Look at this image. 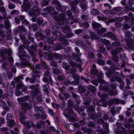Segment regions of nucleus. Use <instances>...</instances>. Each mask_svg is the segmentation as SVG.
Wrapping results in <instances>:
<instances>
[{
  "label": "nucleus",
  "mask_w": 134,
  "mask_h": 134,
  "mask_svg": "<svg viewBox=\"0 0 134 134\" xmlns=\"http://www.w3.org/2000/svg\"><path fill=\"white\" fill-rule=\"evenodd\" d=\"M66 127L70 131H73L75 129V126L72 124L66 125Z\"/></svg>",
  "instance_id": "obj_35"
},
{
  "label": "nucleus",
  "mask_w": 134,
  "mask_h": 134,
  "mask_svg": "<svg viewBox=\"0 0 134 134\" xmlns=\"http://www.w3.org/2000/svg\"><path fill=\"white\" fill-rule=\"evenodd\" d=\"M25 80L26 82H27L28 81L30 83L33 84L35 83L36 81V78H35V77L32 76V78H30L28 77L26 78Z\"/></svg>",
  "instance_id": "obj_30"
},
{
  "label": "nucleus",
  "mask_w": 134,
  "mask_h": 134,
  "mask_svg": "<svg viewBox=\"0 0 134 134\" xmlns=\"http://www.w3.org/2000/svg\"><path fill=\"white\" fill-rule=\"evenodd\" d=\"M82 130L85 133H87V134H91L93 131L91 129L87 128L85 127H82Z\"/></svg>",
  "instance_id": "obj_29"
},
{
  "label": "nucleus",
  "mask_w": 134,
  "mask_h": 134,
  "mask_svg": "<svg viewBox=\"0 0 134 134\" xmlns=\"http://www.w3.org/2000/svg\"><path fill=\"white\" fill-rule=\"evenodd\" d=\"M90 118L96 122L97 121V116L96 115L93 114H91L90 115Z\"/></svg>",
  "instance_id": "obj_54"
},
{
  "label": "nucleus",
  "mask_w": 134,
  "mask_h": 134,
  "mask_svg": "<svg viewBox=\"0 0 134 134\" xmlns=\"http://www.w3.org/2000/svg\"><path fill=\"white\" fill-rule=\"evenodd\" d=\"M83 98L84 100L83 104L86 105H89L91 102V99L89 97H83Z\"/></svg>",
  "instance_id": "obj_21"
},
{
  "label": "nucleus",
  "mask_w": 134,
  "mask_h": 134,
  "mask_svg": "<svg viewBox=\"0 0 134 134\" xmlns=\"http://www.w3.org/2000/svg\"><path fill=\"white\" fill-rule=\"evenodd\" d=\"M27 111L25 110L20 111L19 113V116L20 117L19 120L20 122H23V121L27 118L26 116Z\"/></svg>",
  "instance_id": "obj_12"
},
{
  "label": "nucleus",
  "mask_w": 134,
  "mask_h": 134,
  "mask_svg": "<svg viewBox=\"0 0 134 134\" xmlns=\"http://www.w3.org/2000/svg\"><path fill=\"white\" fill-rule=\"evenodd\" d=\"M25 48V46L24 44L19 46L18 47V52L23 51V50Z\"/></svg>",
  "instance_id": "obj_63"
},
{
  "label": "nucleus",
  "mask_w": 134,
  "mask_h": 134,
  "mask_svg": "<svg viewBox=\"0 0 134 134\" xmlns=\"http://www.w3.org/2000/svg\"><path fill=\"white\" fill-rule=\"evenodd\" d=\"M127 41L129 43V46L132 48H134V40L130 38H128Z\"/></svg>",
  "instance_id": "obj_24"
},
{
  "label": "nucleus",
  "mask_w": 134,
  "mask_h": 134,
  "mask_svg": "<svg viewBox=\"0 0 134 134\" xmlns=\"http://www.w3.org/2000/svg\"><path fill=\"white\" fill-rule=\"evenodd\" d=\"M23 122H20L24 124L25 127L27 128H31V122L29 121H25L24 120L23 121Z\"/></svg>",
  "instance_id": "obj_27"
},
{
  "label": "nucleus",
  "mask_w": 134,
  "mask_h": 134,
  "mask_svg": "<svg viewBox=\"0 0 134 134\" xmlns=\"http://www.w3.org/2000/svg\"><path fill=\"white\" fill-rule=\"evenodd\" d=\"M40 85L38 83H36L35 85H30L29 87V88L33 90L31 92V95L33 97H35L40 93V91L39 90Z\"/></svg>",
  "instance_id": "obj_4"
},
{
  "label": "nucleus",
  "mask_w": 134,
  "mask_h": 134,
  "mask_svg": "<svg viewBox=\"0 0 134 134\" xmlns=\"http://www.w3.org/2000/svg\"><path fill=\"white\" fill-rule=\"evenodd\" d=\"M78 87V91L79 93L83 97L87 96H88V94H89V92L87 91V93L86 92V89L83 87H81L80 85H79Z\"/></svg>",
  "instance_id": "obj_10"
},
{
  "label": "nucleus",
  "mask_w": 134,
  "mask_h": 134,
  "mask_svg": "<svg viewBox=\"0 0 134 134\" xmlns=\"http://www.w3.org/2000/svg\"><path fill=\"white\" fill-rule=\"evenodd\" d=\"M111 53L112 55H117L119 53H120V54H123L124 51L122 48L118 47L115 50H111Z\"/></svg>",
  "instance_id": "obj_13"
},
{
  "label": "nucleus",
  "mask_w": 134,
  "mask_h": 134,
  "mask_svg": "<svg viewBox=\"0 0 134 134\" xmlns=\"http://www.w3.org/2000/svg\"><path fill=\"white\" fill-rule=\"evenodd\" d=\"M64 49L62 47V45L60 43L56 44L55 45V49L56 50H58L62 49Z\"/></svg>",
  "instance_id": "obj_48"
},
{
  "label": "nucleus",
  "mask_w": 134,
  "mask_h": 134,
  "mask_svg": "<svg viewBox=\"0 0 134 134\" xmlns=\"http://www.w3.org/2000/svg\"><path fill=\"white\" fill-rule=\"evenodd\" d=\"M24 86L23 83L22 82L18 83L16 86V88L19 90L20 88H24Z\"/></svg>",
  "instance_id": "obj_49"
},
{
  "label": "nucleus",
  "mask_w": 134,
  "mask_h": 134,
  "mask_svg": "<svg viewBox=\"0 0 134 134\" xmlns=\"http://www.w3.org/2000/svg\"><path fill=\"white\" fill-rule=\"evenodd\" d=\"M121 61L122 63H126L127 61V58L124 55V53L123 54H121L120 55Z\"/></svg>",
  "instance_id": "obj_43"
},
{
  "label": "nucleus",
  "mask_w": 134,
  "mask_h": 134,
  "mask_svg": "<svg viewBox=\"0 0 134 134\" xmlns=\"http://www.w3.org/2000/svg\"><path fill=\"white\" fill-rule=\"evenodd\" d=\"M25 18L24 15H21L19 16L18 18H15V22L16 23L19 24L20 23V21H23Z\"/></svg>",
  "instance_id": "obj_34"
},
{
  "label": "nucleus",
  "mask_w": 134,
  "mask_h": 134,
  "mask_svg": "<svg viewBox=\"0 0 134 134\" xmlns=\"http://www.w3.org/2000/svg\"><path fill=\"white\" fill-rule=\"evenodd\" d=\"M36 38L38 40L40 39L42 40H44L46 38V36L39 32H37L35 34Z\"/></svg>",
  "instance_id": "obj_16"
},
{
  "label": "nucleus",
  "mask_w": 134,
  "mask_h": 134,
  "mask_svg": "<svg viewBox=\"0 0 134 134\" xmlns=\"http://www.w3.org/2000/svg\"><path fill=\"white\" fill-rule=\"evenodd\" d=\"M80 6L82 11L84 12L87 8V4L84 1H81L80 2Z\"/></svg>",
  "instance_id": "obj_18"
},
{
  "label": "nucleus",
  "mask_w": 134,
  "mask_h": 134,
  "mask_svg": "<svg viewBox=\"0 0 134 134\" xmlns=\"http://www.w3.org/2000/svg\"><path fill=\"white\" fill-rule=\"evenodd\" d=\"M7 39V40H11L12 38V31L10 30L6 32Z\"/></svg>",
  "instance_id": "obj_37"
},
{
  "label": "nucleus",
  "mask_w": 134,
  "mask_h": 134,
  "mask_svg": "<svg viewBox=\"0 0 134 134\" xmlns=\"http://www.w3.org/2000/svg\"><path fill=\"white\" fill-rule=\"evenodd\" d=\"M99 89L105 92H108L109 90V87L108 86H103L100 85L99 86Z\"/></svg>",
  "instance_id": "obj_32"
},
{
  "label": "nucleus",
  "mask_w": 134,
  "mask_h": 134,
  "mask_svg": "<svg viewBox=\"0 0 134 134\" xmlns=\"http://www.w3.org/2000/svg\"><path fill=\"white\" fill-rule=\"evenodd\" d=\"M41 11V10L39 7L34 5L33 7L32 10L29 11L28 14L30 16H32L35 14L37 15L40 14Z\"/></svg>",
  "instance_id": "obj_6"
},
{
  "label": "nucleus",
  "mask_w": 134,
  "mask_h": 134,
  "mask_svg": "<svg viewBox=\"0 0 134 134\" xmlns=\"http://www.w3.org/2000/svg\"><path fill=\"white\" fill-rule=\"evenodd\" d=\"M94 109L95 108L94 107L92 106H90L87 108V111L88 113H91L93 111Z\"/></svg>",
  "instance_id": "obj_61"
},
{
  "label": "nucleus",
  "mask_w": 134,
  "mask_h": 134,
  "mask_svg": "<svg viewBox=\"0 0 134 134\" xmlns=\"http://www.w3.org/2000/svg\"><path fill=\"white\" fill-rule=\"evenodd\" d=\"M104 36L110 37L112 40L114 41L112 43L113 46L115 47L120 46L121 45L120 40L118 39L115 36L113 33L110 32H109L104 35Z\"/></svg>",
  "instance_id": "obj_3"
},
{
  "label": "nucleus",
  "mask_w": 134,
  "mask_h": 134,
  "mask_svg": "<svg viewBox=\"0 0 134 134\" xmlns=\"http://www.w3.org/2000/svg\"><path fill=\"white\" fill-rule=\"evenodd\" d=\"M30 98V97L29 96L27 95L23 97L18 98L17 99V100L18 101L19 104H20L22 103H24L27 100Z\"/></svg>",
  "instance_id": "obj_17"
},
{
  "label": "nucleus",
  "mask_w": 134,
  "mask_h": 134,
  "mask_svg": "<svg viewBox=\"0 0 134 134\" xmlns=\"http://www.w3.org/2000/svg\"><path fill=\"white\" fill-rule=\"evenodd\" d=\"M63 6L61 5V3H60L59 5H57L56 9L58 11L62 12V11L64 10H63Z\"/></svg>",
  "instance_id": "obj_62"
},
{
  "label": "nucleus",
  "mask_w": 134,
  "mask_h": 134,
  "mask_svg": "<svg viewBox=\"0 0 134 134\" xmlns=\"http://www.w3.org/2000/svg\"><path fill=\"white\" fill-rule=\"evenodd\" d=\"M92 26L93 28L97 29V30L102 26L100 24L95 22H94L92 23Z\"/></svg>",
  "instance_id": "obj_36"
},
{
  "label": "nucleus",
  "mask_w": 134,
  "mask_h": 134,
  "mask_svg": "<svg viewBox=\"0 0 134 134\" xmlns=\"http://www.w3.org/2000/svg\"><path fill=\"white\" fill-rule=\"evenodd\" d=\"M53 72L57 75L58 74L60 73V71L58 69L53 68H52Z\"/></svg>",
  "instance_id": "obj_57"
},
{
  "label": "nucleus",
  "mask_w": 134,
  "mask_h": 134,
  "mask_svg": "<svg viewBox=\"0 0 134 134\" xmlns=\"http://www.w3.org/2000/svg\"><path fill=\"white\" fill-rule=\"evenodd\" d=\"M114 73V71L110 70H109L108 72H106L105 74L107 77L110 78L113 76L112 75Z\"/></svg>",
  "instance_id": "obj_40"
},
{
  "label": "nucleus",
  "mask_w": 134,
  "mask_h": 134,
  "mask_svg": "<svg viewBox=\"0 0 134 134\" xmlns=\"http://www.w3.org/2000/svg\"><path fill=\"white\" fill-rule=\"evenodd\" d=\"M88 88L89 90L93 93L94 92L96 91V88L95 87L92 85L89 86Z\"/></svg>",
  "instance_id": "obj_53"
},
{
  "label": "nucleus",
  "mask_w": 134,
  "mask_h": 134,
  "mask_svg": "<svg viewBox=\"0 0 134 134\" xmlns=\"http://www.w3.org/2000/svg\"><path fill=\"white\" fill-rule=\"evenodd\" d=\"M107 31L106 29L102 27L100 29H99L97 30V32L98 34H101Z\"/></svg>",
  "instance_id": "obj_42"
},
{
  "label": "nucleus",
  "mask_w": 134,
  "mask_h": 134,
  "mask_svg": "<svg viewBox=\"0 0 134 134\" xmlns=\"http://www.w3.org/2000/svg\"><path fill=\"white\" fill-rule=\"evenodd\" d=\"M87 126L91 127H96L95 123L93 121L88 122L87 124Z\"/></svg>",
  "instance_id": "obj_50"
},
{
  "label": "nucleus",
  "mask_w": 134,
  "mask_h": 134,
  "mask_svg": "<svg viewBox=\"0 0 134 134\" xmlns=\"http://www.w3.org/2000/svg\"><path fill=\"white\" fill-rule=\"evenodd\" d=\"M44 75L45 77H49V78L51 77L52 74L50 72V69L49 70H46L44 74Z\"/></svg>",
  "instance_id": "obj_38"
},
{
  "label": "nucleus",
  "mask_w": 134,
  "mask_h": 134,
  "mask_svg": "<svg viewBox=\"0 0 134 134\" xmlns=\"http://www.w3.org/2000/svg\"><path fill=\"white\" fill-rule=\"evenodd\" d=\"M90 12L91 14L94 15H97L100 13V12L99 10L94 8L91 9Z\"/></svg>",
  "instance_id": "obj_33"
},
{
  "label": "nucleus",
  "mask_w": 134,
  "mask_h": 134,
  "mask_svg": "<svg viewBox=\"0 0 134 134\" xmlns=\"http://www.w3.org/2000/svg\"><path fill=\"white\" fill-rule=\"evenodd\" d=\"M43 91L44 92V94L48 96L49 95V91L46 85H44L42 86Z\"/></svg>",
  "instance_id": "obj_31"
},
{
  "label": "nucleus",
  "mask_w": 134,
  "mask_h": 134,
  "mask_svg": "<svg viewBox=\"0 0 134 134\" xmlns=\"http://www.w3.org/2000/svg\"><path fill=\"white\" fill-rule=\"evenodd\" d=\"M115 79L116 81L119 82L120 84L122 85H124L125 82L123 81V80L121 79V78L119 76H116L115 77Z\"/></svg>",
  "instance_id": "obj_41"
},
{
  "label": "nucleus",
  "mask_w": 134,
  "mask_h": 134,
  "mask_svg": "<svg viewBox=\"0 0 134 134\" xmlns=\"http://www.w3.org/2000/svg\"><path fill=\"white\" fill-rule=\"evenodd\" d=\"M28 52L31 55L32 58V60L34 62H36L38 60V59H37L36 57V54L35 53L32 52L30 49H28Z\"/></svg>",
  "instance_id": "obj_19"
},
{
  "label": "nucleus",
  "mask_w": 134,
  "mask_h": 134,
  "mask_svg": "<svg viewBox=\"0 0 134 134\" xmlns=\"http://www.w3.org/2000/svg\"><path fill=\"white\" fill-rule=\"evenodd\" d=\"M120 99L116 98L112 99L109 103V105L110 106H111L113 104H119Z\"/></svg>",
  "instance_id": "obj_22"
},
{
  "label": "nucleus",
  "mask_w": 134,
  "mask_h": 134,
  "mask_svg": "<svg viewBox=\"0 0 134 134\" xmlns=\"http://www.w3.org/2000/svg\"><path fill=\"white\" fill-rule=\"evenodd\" d=\"M61 29L63 32L65 34H67L68 32H70L71 31V30L70 29V27L69 26H63L61 28Z\"/></svg>",
  "instance_id": "obj_23"
},
{
  "label": "nucleus",
  "mask_w": 134,
  "mask_h": 134,
  "mask_svg": "<svg viewBox=\"0 0 134 134\" xmlns=\"http://www.w3.org/2000/svg\"><path fill=\"white\" fill-rule=\"evenodd\" d=\"M14 118L13 115L12 114L9 113L7 114L6 119L8 121V125L9 126L12 127L15 124V122L14 121Z\"/></svg>",
  "instance_id": "obj_7"
},
{
  "label": "nucleus",
  "mask_w": 134,
  "mask_h": 134,
  "mask_svg": "<svg viewBox=\"0 0 134 134\" xmlns=\"http://www.w3.org/2000/svg\"><path fill=\"white\" fill-rule=\"evenodd\" d=\"M12 53L10 49H1L0 50V54L3 59H7L9 56H10Z\"/></svg>",
  "instance_id": "obj_5"
},
{
  "label": "nucleus",
  "mask_w": 134,
  "mask_h": 134,
  "mask_svg": "<svg viewBox=\"0 0 134 134\" xmlns=\"http://www.w3.org/2000/svg\"><path fill=\"white\" fill-rule=\"evenodd\" d=\"M115 108L114 107H112L110 109L111 113L112 114V115L114 116L116 113V110H115Z\"/></svg>",
  "instance_id": "obj_64"
},
{
  "label": "nucleus",
  "mask_w": 134,
  "mask_h": 134,
  "mask_svg": "<svg viewBox=\"0 0 134 134\" xmlns=\"http://www.w3.org/2000/svg\"><path fill=\"white\" fill-rule=\"evenodd\" d=\"M72 96V98L76 102H75L77 105L79 104L80 103V100L79 96L76 93L73 92H71Z\"/></svg>",
  "instance_id": "obj_15"
},
{
  "label": "nucleus",
  "mask_w": 134,
  "mask_h": 134,
  "mask_svg": "<svg viewBox=\"0 0 134 134\" xmlns=\"http://www.w3.org/2000/svg\"><path fill=\"white\" fill-rule=\"evenodd\" d=\"M65 12V10H63L62 11V14L53 17L54 19L58 22V24L59 25H64L67 23V21L65 18V15L64 14Z\"/></svg>",
  "instance_id": "obj_2"
},
{
  "label": "nucleus",
  "mask_w": 134,
  "mask_h": 134,
  "mask_svg": "<svg viewBox=\"0 0 134 134\" xmlns=\"http://www.w3.org/2000/svg\"><path fill=\"white\" fill-rule=\"evenodd\" d=\"M38 55L40 57H42L43 56L44 53L43 52L42 50L41 49L39 48L37 50Z\"/></svg>",
  "instance_id": "obj_55"
},
{
  "label": "nucleus",
  "mask_w": 134,
  "mask_h": 134,
  "mask_svg": "<svg viewBox=\"0 0 134 134\" xmlns=\"http://www.w3.org/2000/svg\"><path fill=\"white\" fill-rule=\"evenodd\" d=\"M50 0H43L42 1L41 4L42 6H45L48 5L49 3V2L50 1Z\"/></svg>",
  "instance_id": "obj_58"
},
{
  "label": "nucleus",
  "mask_w": 134,
  "mask_h": 134,
  "mask_svg": "<svg viewBox=\"0 0 134 134\" xmlns=\"http://www.w3.org/2000/svg\"><path fill=\"white\" fill-rule=\"evenodd\" d=\"M51 48V47L49 45H45L43 47V49L44 51H49Z\"/></svg>",
  "instance_id": "obj_59"
},
{
  "label": "nucleus",
  "mask_w": 134,
  "mask_h": 134,
  "mask_svg": "<svg viewBox=\"0 0 134 134\" xmlns=\"http://www.w3.org/2000/svg\"><path fill=\"white\" fill-rule=\"evenodd\" d=\"M54 10V8L51 7H49L44 8L43 10L44 11L47 12L49 13L52 12Z\"/></svg>",
  "instance_id": "obj_45"
},
{
  "label": "nucleus",
  "mask_w": 134,
  "mask_h": 134,
  "mask_svg": "<svg viewBox=\"0 0 134 134\" xmlns=\"http://www.w3.org/2000/svg\"><path fill=\"white\" fill-rule=\"evenodd\" d=\"M18 54L19 57L22 61H24L25 59H25L26 58H27L28 59H30V56L28 54H26V52L25 51L18 52Z\"/></svg>",
  "instance_id": "obj_8"
},
{
  "label": "nucleus",
  "mask_w": 134,
  "mask_h": 134,
  "mask_svg": "<svg viewBox=\"0 0 134 134\" xmlns=\"http://www.w3.org/2000/svg\"><path fill=\"white\" fill-rule=\"evenodd\" d=\"M21 105L22 107L21 108V110H25L26 111L31 109L32 106L31 104L26 103H22Z\"/></svg>",
  "instance_id": "obj_14"
},
{
  "label": "nucleus",
  "mask_w": 134,
  "mask_h": 134,
  "mask_svg": "<svg viewBox=\"0 0 134 134\" xmlns=\"http://www.w3.org/2000/svg\"><path fill=\"white\" fill-rule=\"evenodd\" d=\"M62 66L66 70H68L70 68L68 64L66 62H64L62 63Z\"/></svg>",
  "instance_id": "obj_51"
},
{
  "label": "nucleus",
  "mask_w": 134,
  "mask_h": 134,
  "mask_svg": "<svg viewBox=\"0 0 134 134\" xmlns=\"http://www.w3.org/2000/svg\"><path fill=\"white\" fill-rule=\"evenodd\" d=\"M45 124V122L43 121H39L36 124V127L38 129H40L42 127V125H44Z\"/></svg>",
  "instance_id": "obj_44"
},
{
  "label": "nucleus",
  "mask_w": 134,
  "mask_h": 134,
  "mask_svg": "<svg viewBox=\"0 0 134 134\" xmlns=\"http://www.w3.org/2000/svg\"><path fill=\"white\" fill-rule=\"evenodd\" d=\"M118 93L117 91H116L110 90L108 92L109 94L111 96H116Z\"/></svg>",
  "instance_id": "obj_56"
},
{
  "label": "nucleus",
  "mask_w": 134,
  "mask_h": 134,
  "mask_svg": "<svg viewBox=\"0 0 134 134\" xmlns=\"http://www.w3.org/2000/svg\"><path fill=\"white\" fill-rule=\"evenodd\" d=\"M53 55L56 59H58L61 60L62 59L63 57L62 55L58 53H53Z\"/></svg>",
  "instance_id": "obj_39"
},
{
  "label": "nucleus",
  "mask_w": 134,
  "mask_h": 134,
  "mask_svg": "<svg viewBox=\"0 0 134 134\" xmlns=\"http://www.w3.org/2000/svg\"><path fill=\"white\" fill-rule=\"evenodd\" d=\"M31 7V5L30 3H26L23 4V5L21 6L23 10L25 12H27L29 10Z\"/></svg>",
  "instance_id": "obj_20"
},
{
  "label": "nucleus",
  "mask_w": 134,
  "mask_h": 134,
  "mask_svg": "<svg viewBox=\"0 0 134 134\" xmlns=\"http://www.w3.org/2000/svg\"><path fill=\"white\" fill-rule=\"evenodd\" d=\"M101 41L102 43H104L106 45L110 44V42L106 39H102Z\"/></svg>",
  "instance_id": "obj_60"
},
{
  "label": "nucleus",
  "mask_w": 134,
  "mask_h": 134,
  "mask_svg": "<svg viewBox=\"0 0 134 134\" xmlns=\"http://www.w3.org/2000/svg\"><path fill=\"white\" fill-rule=\"evenodd\" d=\"M34 108L36 111H40L42 113H43L44 112L43 108L41 106L38 107L37 104H35L34 105Z\"/></svg>",
  "instance_id": "obj_25"
},
{
  "label": "nucleus",
  "mask_w": 134,
  "mask_h": 134,
  "mask_svg": "<svg viewBox=\"0 0 134 134\" xmlns=\"http://www.w3.org/2000/svg\"><path fill=\"white\" fill-rule=\"evenodd\" d=\"M4 24L5 27V29H7L9 28L10 26L9 21L8 19H6L4 20Z\"/></svg>",
  "instance_id": "obj_46"
},
{
  "label": "nucleus",
  "mask_w": 134,
  "mask_h": 134,
  "mask_svg": "<svg viewBox=\"0 0 134 134\" xmlns=\"http://www.w3.org/2000/svg\"><path fill=\"white\" fill-rule=\"evenodd\" d=\"M24 78L23 75H21L18 76L14 78V80L15 81L16 83H19L22 82L21 80H23Z\"/></svg>",
  "instance_id": "obj_26"
},
{
  "label": "nucleus",
  "mask_w": 134,
  "mask_h": 134,
  "mask_svg": "<svg viewBox=\"0 0 134 134\" xmlns=\"http://www.w3.org/2000/svg\"><path fill=\"white\" fill-rule=\"evenodd\" d=\"M79 0H75L70 3V6L72 7L77 6L76 4L79 3Z\"/></svg>",
  "instance_id": "obj_52"
},
{
  "label": "nucleus",
  "mask_w": 134,
  "mask_h": 134,
  "mask_svg": "<svg viewBox=\"0 0 134 134\" xmlns=\"http://www.w3.org/2000/svg\"><path fill=\"white\" fill-rule=\"evenodd\" d=\"M66 117L67 118H69L68 120L70 122H73L77 121V120L76 118V116L74 113L73 115H71L70 116Z\"/></svg>",
  "instance_id": "obj_28"
},
{
  "label": "nucleus",
  "mask_w": 134,
  "mask_h": 134,
  "mask_svg": "<svg viewBox=\"0 0 134 134\" xmlns=\"http://www.w3.org/2000/svg\"><path fill=\"white\" fill-rule=\"evenodd\" d=\"M43 19L41 17H38L37 20V23L38 25H41L42 24L43 22Z\"/></svg>",
  "instance_id": "obj_47"
},
{
  "label": "nucleus",
  "mask_w": 134,
  "mask_h": 134,
  "mask_svg": "<svg viewBox=\"0 0 134 134\" xmlns=\"http://www.w3.org/2000/svg\"><path fill=\"white\" fill-rule=\"evenodd\" d=\"M16 66H20L21 68H25V66H28L30 67L31 66V64L28 60L25 59V61L21 62L19 64L18 63H16Z\"/></svg>",
  "instance_id": "obj_9"
},
{
  "label": "nucleus",
  "mask_w": 134,
  "mask_h": 134,
  "mask_svg": "<svg viewBox=\"0 0 134 134\" xmlns=\"http://www.w3.org/2000/svg\"><path fill=\"white\" fill-rule=\"evenodd\" d=\"M74 103L70 99L68 100L67 105L68 108H65L64 110L63 114L65 117L70 116L71 115H73L74 114V111L72 108L74 107Z\"/></svg>",
  "instance_id": "obj_1"
},
{
  "label": "nucleus",
  "mask_w": 134,
  "mask_h": 134,
  "mask_svg": "<svg viewBox=\"0 0 134 134\" xmlns=\"http://www.w3.org/2000/svg\"><path fill=\"white\" fill-rule=\"evenodd\" d=\"M52 31L53 35H55V36H57V34L60 31V29L58 27L57 24L53 23L52 24Z\"/></svg>",
  "instance_id": "obj_11"
}]
</instances>
